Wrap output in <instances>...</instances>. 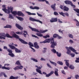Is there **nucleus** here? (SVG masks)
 I'll return each mask as SVG.
<instances>
[{"mask_svg":"<svg viewBox=\"0 0 79 79\" xmlns=\"http://www.w3.org/2000/svg\"><path fill=\"white\" fill-rule=\"evenodd\" d=\"M51 41L50 44H51L50 47L52 48L53 49H51V50L52 52H53L54 53H56V51L55 48V46L56 45V43L53 40H45L44 41L41 42H40V44H44L45 43H50Z\"/></svg>","mask_w":79,"mask_h":79,"instance_id":"1","label":"nucleus"},{"mask_svg":"<svg viewBox=\"0 0 79 79\" xmlns=\"http://www.w3.org/2000/svg\"><path fill=\"white\" fill-rule=\"evenodd\" d=\"M2 10L6 13L7 14H10V13H11L14 16L17 15V11H13V8L8 7V9H6V7H5L4 8H2Z\"/></svg>","mask_w":79,"mask_h":79,"instance_id":"2","label":"nucleus"},{"mask_svg":"<svg viewBox=\"0 0 79 79\" xmlns=\"http://www.w3.org/2000/svg\"><path fill=\"white\" fill-rule=\"evenodd\" d=\"M65 48L67 51L66 52L67 54L69 55H71L72 57H74V56H75V54H71V51L73 52H76V50H75V49L72 47H65Z\"/></svg>","mask_w":79,"mask_h":79,"instance_id":"3","label":"nucleus"},{"mask_svg":"<svg viewBox=\"0 0 79 79\" xmlns=\"http://www.w3.org/2000/svg\"><path fill=\"white\" fill-rule=\"evenodd\" d=\"M29 28H30V29H31V30H32V31L37 32H39V33H42V34H43V33H45V32H46L48 31V30H45L44 31L42 30H40V31H39L38 29H36L35 28H32L30 26H29Z\"/></svg>","mask_w":79,"mask_h":79,"instance_id":"4","label":"nucleus"},{"mask_svg":"<svg viewBox=\"0 0 79 79\" xmlns=\"http://www.w3.org/2000/svg\"><path fill=\"white\" fill-rule=\"evenodd\" d=\"M64 3L66 5H70L71 6H72L73 8H76V6L73 5V2H72L70 1L66 0L64 2Z\"/></svg>","mask_w":79,"mask_h":79,"instance_id":"5","label":"nucleus"},{"mask_svg":"<svg viewBox=\"0 0 79 79\" xmlns=\"http://www.w3.org/2000/svg\"><path fill=\"white\" fill-rule=\"evenodd\" d=\"M35 67H36V68H37V69H36V72L37 73H38L39 74H42V71L40 70L42 69V66L39 67L37 65H35Z\"/></svg>","mask_w":79,"mask_h":79,"instance_id":"6","label":"nucleus"},{"mask_svg":"<svg viewBox=\"0 0 79 79\" xmlns=\"http://www.w3.org/2000/svg\"><path fill=\"white\" fill-rule=\"evenodd\" d=\"M23 66L22 65H20V66H17L13 68L15 71H16V70H18V69H22L23 68Z\"/></svg>","mask_w":79,"mask_h":79,"instance_id":"7","label":"nucleus"},{"mask_svg":"<svg viewBox=\"0 0 79 79\" xmlns=\"http://www.w3.org/2000/svg\"><path fill=\"white\" fill-rule=\"evenodd\" d=\"M58 21V18H52L51 20H50V23H55V22H57Z\"/></svg>","mask_w":79,"mask_h":79,"instance_id":"8","label":"nucleus"},{"mask_svg":"<svg viewBox=\"0 0 79 79\" xmlns=\"http://www.w3.org/2000/svg\"><path fill=\"white\" fill-rule=\"evenodd\" d=\"M12 37L13 38V37H15L17 39H19V40H23V39L19 38V35H17L15 33L12 35Z\"/></svg>","mask_w":79,"mask_h":79,"instance_id":"9","label":"nucleus"},{"mask_svg":"<svg viewBox=\"0 0 79 79\" xmlns=\"http://www.w3.org/2000/svg\"><path fill=\"white\" fill-rule=\"evenodd\" d=\"M59 13L60 15H62V16L64 17H65V15H65L66 16H69V14H68V13H64L62 12H59Z\"/></svg>","mask_w":79,"mask_h":79,"instance_id":"10","label":"nucleus"},{"mask_svg":"<svg viewBox=\"0 0 79 79\" xmlns=\"http://www.w3.org/2000/svg\"><path fill=\"white\" fill-rule=\"evenodd\" d=\"M53 38H55V39H56V37H58V39H62V38H63L62 37L60 36V35L56 34H54L53 35Z\"/></svg>","mask_w":79,"mask_h":79,"instance_id":"11","label":"nucleus"},{"mask_svg":"<svg viewBox=\"0 0 79 79\" xmlns=\"http://www.w3.org/2000/svg\"><path fill=\"white\" fill-rule=\"evenodd\" d=\"M17 15H18V16H25L24 14L21 11H18L17 12Z\"/></svg>","mask_w":79,"mask_h":79,"instance_id":"12","label":"nucleus"},{"mask_svg":"<svg viewBox=\"0 0 79 79\" xmlns=\"http://www.w3.org/2000/svg\"><path fill=\"white\" fill-rule=\"evenodd\" d=\"M16 27L20 30H23V28L20 25L17 23H16Z\"/></svg>","mask_w":79,"mask_h":79,"instance_id":"13","label":"nucleus"},{"mask_svg":"<svg viewBox=\"0 0 79 79\" xmlns=\"http://www.w3.org/2000/svg\"><path fill=\"white\" fill-rule=\"evenodd\" d=\"M56 4H54L53 5H52L51 6V7L53 9V10L54 11H55L56 10Z\"/></svg>","mask_w":79,"mask_h":79,"instance_id":"14","label":"nucleus"},{"mask_svg":"<svg viewBox=\"0 0 79 79\" xmlns=\"http://www.w3.org/2000/svg\"><path fill=\"white\" fill-rule=\"evenodd\" d=\"M63 10L65 11H68L69 10V8L66 6H64L63 7Z\"/></svg>","mask_w":79,"mask_h":79,"instance_id":"15","label":"nucleus"},{"mask_svg":"<svg viewBox=\"0 0 79 79\" xmlns=\"http://www.w3.org/2000/svg\"><path fill=\"white\" fill-rule=\"evenodd\" d=\"M58 70L57 69H55V70L54 74H55L56 76H58Z\"/></svg>","mask_w":79,"mask_h":79,"instance_id":"16","label":"nucleus"},{"mask_svg":"<svg viewBox=\"0 0 79 79\" xmlns=\"http://www.w3.org/2000/svg\"><path fill=\"white\" fill-rule=\"evenodd\" d=\"M28 15H36V14L35 13H31L27 11L26 12Z\"/></svg>","mask_w":79,"mask_h":79,"instance_id":"17","label":"nucleus"},{"mask_svg":"<svg viewBox=\"0 0 79 79\" xmlns=\"http://www.w3.org/2000/svg\"><path fill=\"white\" fill-rule=\"evenodd\" d=\"M15 50L16 53H21V52H22V50H19L17 48H15Z\"/></svg>","mask_w":79,"mask_h":79,"instance_id":"18","label":"nucleus"},{"mask_svg":"<svg viewBox=\"0 0 79 79\" xmlns=\"http://www.w3.org/2000/svg\"><path fill=\"white\" fill-rule=\"evenodd\" d=\"M64 61L65 62V64L67 66L69 67V60H64Z\"/></svg>","mask_w":79,"mask_h":79,"instance_id":"19","label":"nucleus"},{"mask_svg":"<svg viewBox=\"0 0 79 79\" xmlns=\"http://www.w3.org/2000/svg\"><path fill=\"white\" fill-rule=\"evenodd\" d=\"M29 20L31 21L34 22V21H36L37 19H35L33 18L32 17H30L29 18Z\"/></svg>","mask_w":79,"mask_h":79,"instance_id":"20","label":"nucleus"},{"mask_svg":"<svg viewBox=\"0 0 79 79\" xmlns=\"http://www.w3.org/2000/svg\"><path fill=\"white\" fill-rule=\"evenodd\" d=\"M30 59L31 60L34 61V62H35L36 63H37V62H38V60H37V59H36L35 58H31Z\"/></svg>","mask_w":79,"mask_h":79,"instance_id":"21","label":"nucleus"},{"mask_svg":"<svg viewBox=\"0 0 79 79\" xmlns=\"http://www.w3.org/2000/svg\"><path fill=\"white\" fill-rule=\"evenodd\" d=\"M5 36L7 37V38H10V39L13 38V36H11L8 34L6 33L5 35Z\"/></svg>","mask_w":79,"mask_h":79,"instance_id":"22","label":"nucleus"},{"mask_svg":"<svg viewBox=\"0 0 79 79\" xmlns=\"http://www.w3.org/2000/svg\"><path fill=\"white\" fill-rule=\"evenodd\" d=\"M16 18H17V19H18L21 21H23L24 20V19L22 17H19V16H16Z\"/></svg>","mask_w":79,"mask_h":79,"instance_id":"23","label":"nucleus"},{"mask_svg":"<svg viewBox=\"0 0 79 79\" xmlns=\"http://www.w3.org/2000/svg\"><path fill=\"white\" fill-rule=\"evenodd\" d=\"M20 41H21V43L24 44H28V43L27 42H26L24 40H19Z\"/></svg>","mask_w":79,"mask_h":79,"instance_id":"24","label":"nucleus"},{"mask_svg":"<svg viewBox=\"0 0 79 79\" xmlns=\"http://www.w3.org/2000/svg\"><path fill=\"white\" fill-rule=\"evenodd\" d=\"M49 61L51 64H53V65H54V66H56V65H57V63H56L55 62H53V61H51L50 60Z\"/></svg>","mask_w":79,"mask_h":79,"instance_id":"25","label":"nucleus"},{"mask_svg":"<svg viewBox=\"0 0 79 79\" xmlns=\"http://www.w3.org/2000/svg\"><path fill=\"white\" fill-rule=\"evenodd\" d=\"M11 26L9 25H6V26L4 27V28H10V29H11Z\"/></svg>","mask_w":79,"mask_h":79,"instance_id":"26","label":"nucleus"},{"mask_svg":"<svg viewBox=\"0 0 79 79\" xmlns=\"http://www.w3.org/2000/svg\"><path fill=\"white\" fill-rule=\"evenodd\" d=\"M38 2H45L47 3V4H48V5H50L48 2V1H46V0H38Z\"/></svg>","mask_w":79,"mask_h":79,"instance_id":"27","label":"nucleus"},{"mask_svg":"<svg viewBox=\"0 0 79 79\" xmlns=\"http://www.w3.org/2000/svg\"><path fill=\"white\" fill-rule=\"evenodd\" d=\"M9 47L10 48H11V49H12L13 50H14L15 49V48H15V47L14 46H13L11 45H9Z\"/></svg>","mask_w":79,"mask_h":79,"instance_id":"28","label":"nucleus"},{"mask_svg":"<svg viewBox=\"0 0 79 79\" xmlns=\"http://www.w3.org/2000/svg\"><path fill=\"white\" fill-rule=\"evenodd\" d=\"M56 54L57 55V56H58L59 57H60L61 56V53H59L58 52H57Z\"/></svg>","mask_w":79,"mask_h":79,"instance_id":"29","label":"nucleus"},{"mask_svg":"<svg viewBox=\"0 0 79 79\" xmlns=\"http://www.w3.org/2000/svg\"><path fill=\"white\" fill-rule=\"evenodd\" d=\"M14 17L12 15L9 14V16L8 17L9 18H10V19H13Z\"/></svg>","mask_w":79,"mask_h":79,"instance_id":"30","label":"nucleus"},{"mask_svg":"<svg viewBox=\"0 0 79 79\" xmlns=\"http://www.w3.org/2000/svg\"><path fill=\"white\" fill-rule=\"evenodd\" d=\"M16 64H17V65H20V66L21 65V63L19 62V60H17L16 63H15Z\"/></svg>","mask_w":79,"mask_h":79,"instance_id":"31","label":"nucleus"},{"mask_svg":"<svg viewBox=\"0 0 79 79\" xmlns=\"http://www.w3.org/2000/svg\"><path fill=\"white\" fill-rule=\"evenodd\" d=\"M9 55L11 56V57H14L15 56V54H13V53H9Z\"/></svg>","mask_w":79,"mask_h":79,"instance_id":"32","label":"nucleus"},{"mask_svg":"<svg viewBox=\"0 0 79 79\" xmlns=\"http://www.w3.org/2000/svg\"><path fill=\"white\" fill-rule=\"evenodd\" d=\"M36 35L39 37H43V35L40 33H36Z\"/></svg>","mask_w":79,"mask_h":79,"instance_id":"33","label":"nucleus"},{"mask_svg":"<svg viewBox=\"0 0 79 79\" xmlns=\"http://www.w3.org/2000/svg\"><path fill=\"white\" fill-rule=\"evenodd\" d=\"M43 38H44V39H47V38H49L50 37V35H47L46 36H43Z\"/></svg>","mask_w":79,"mask_h":79,"instance_id":"34","label":"nucleus"},{"mask_svg":"<svg viewBox=\"0 0 79 79\" xmlns=\"http://www.w3.org/2000/svg\"><path fill=\"white\" fill-rule=\"evenodd\" d=\"M28 45H29V46H30V47H34V45H33V44L31 42H29L28 43Z\"/></svg>","mask_w":79,"mask_h":79,"instance_id":"35","label":"nucleus"},{"mask_svg":"<svg viewBox=\"0 0 79 79\" xmlns=\"http://www.w3.org/2000/svg\"><path fill=\"white\" fill-rule=\"evenodd\" d=\"M69 68L71 69H74V66L73 65H70Z\"/></svg>","mask_w":79,"mask_h":79,"instance_id":"36","label":"nucleus"},{"mask_svg":"<svg viewBox=\"0 0 79 79\" xmlns=\"http://www.w3.org/2000/svg\"><path fill=\"white\" fill-rule=\"evenodd\" d=\"M0 35L1 36H2V37H5V34L3 33H0Z\"/></svg>","mask_w":79,"mask_h":79,"instance_id":"37","label":"nucleus"},{"mask_svg":"<svg viewBox=\"0 0 79 79\" xmlns=\"http://www.w3.org/2000/svg\"><path fill=\"white\" fill-rule=\"evenodd\" d=\"M47 65L48 67L49 68H52V67L48 63H47Z\"/></svg>","mask_w":79,"mask_h":79,"instance_id":"38","label":"nucleus"},{"mask_svg":"<svg viewBox=\"0 0 79 79\" xmlns=\"http://www.w3.org/2000/svg\"><path fill=\"white\" fill-rule=\"evenodd\" d=\"M32 47V46H29V48H31V49L33 50V52H35V50Z\"/></svg>","mask_w":79,"mask_h":79,"instance_id":"39","label":"nucleus"},{"mask_svg":"<svg viewBox=\"0 0 79 79\" xmlns=\"http://www.w3.org/2000/svg\"><path fill=\"white\" fill-rule=\"evenodd\" d=\"M76 60H75L76 63H79V57L76 58Z\"/></svg>","mask_w":79,"mask_h":79,"instance_id":"40","label":"nucleus"},{"mask_svg":"<svg viewBox=\"0 0 79 79\" xmlns=\"http://www.w3.org/2000/svg\"><path fill=\"white\" fill-rule=\"evenodd\" d=\"M69 36L70 38H71L72 39L73 38V35L71 34H69L68 35Z\"/></svg>","mask_w":79,"mask_h":79,"instance_id":"41","label":"nucleus"},{"mask_svg":"<svg viewBox=\"0 0 79 79\" xmlns=\"http://www.w3.org/2000/svg\"><path fill=\"white\" fill-rule=\"evenodd\" d=\"M17 34H19V35H21L23 34V32H21L19 31H18L16 32Z\"/></svg>","mask_w":79,"mask_h":79,"instance_id":"42","label":"nucleus"},{"mask_svg":"<svg viewBox=\"0 0 79 79\" xmlns=\"http://www.w3.org/2000/svg\"><path fill=\"white\" fill-rule=\"evenodd\" d=\"M7 51L9 53H13V52L11 50H10V49H7Z\"/></svg>","mask_w":79,"mask_h":79,"instance_id":"43","label":"nucleus"},{"mask_svg":"<svg viewBox=\"0 0 79 79\" xmlns=\"http://www.w3.org/2000/svg\"><path fill=\"white\" fill-rule=\"evenodd\" d=\"M57 63H58V64H60V65H62V64H63V63L61 61H58Z\"/></svg>","mask_w":79,"mask_h":79,"instance_id":"44","label":"nucleus"},{"mask_svg":"<svg viewBox=\"0 0 79 79\" xmlns=\"http://www.w3.org/2000/svg\"><path fill=\"white\" fill-rule=\"evenodd\" d=\"M34 10H39V7L36 6H34Z\"/></svg>","mask_w":79,"mask_h":79,"instance_id":"45","label":"nucleus"},{"mask_svg":"<svg viewBox=\"0 0 79 79\" xmlns=\"http://www.w3.org/2000/svg\"><path fill=\"white\" fill-rule=\"evenodd\" d=\"M34 47L35 48H37V49H38L39 48V46L38 45V44L37 45H36V46H34Z\"/></svg>","mask_w":79,"mask_h":79,"instance_id":"46","label":"nucleus"},{"mask_svg":"<svg viewBox=\"0 0 79 79\" xmlns=\"http://www.w3.org/2000/svg\"><path fill=\"white\" fill-rule=\"evenodd\" d=\"M75 78L76 79H78V78H79V75L77 74V75H75Z\"/></svg>","mask_w":79,"mask_h":79,"instance_id":"47","label":"nucleus"},{"mask_svg":"<svg viewBox=\"0 0 79 79\" xmlns=\"http://www.w3.org/2000/svg\"><path fill=\"white\" fill-rule=\"evenodd\" d=\"M63 30L61 31V29L59 30H58V31L59 32H60V33H62V34H63Z\"/></svg>","mask_w":79,"mask_h":79,"instance_id":"48","label":"nucleus"},{"mask_svg":"<svg viewBox=\"0 0 79 79\" xmlns=\"http://www.w3.org/2000/svg\"><path fill=\"white\" fill-rule=\"evenodd\" d=\"M53 73H54V71H51V72L49 73V74H50V75L52 76V74H53Z\"/></svg>","mask_w":79,"mask_h":79,"instance_id":"49","label":"nucleus"},{"mask_svg":"<svg viewBox=\"0 0 79 79\" xmlns=\"http://www.w3.org/2000/svg\"><path fill=\"white\" fill-rule=\"evenodd\" d=\"M3 49H4V50H6L7 51V50H8V48L6 46H4Z\"/></svg>","mask_w":79,"mask_h":79,"instance_id":"50","label":"nucleus"},{"mask_svg":"<svg viewBox=\"0 0 79 79\" xmlns=\"http://www.w3.org/2000/svg\"><path fill=\"white\" fill-rule=\"evenodd\" d=\"M75 20L77 22V23L76 24V25H77V26H79V22L77 20H76V19H75Z\"/></svg>","mask_w":79,"mask_h":79,"instance_id":"51","label":"nucleus"},{"mask_svg":"<svg viewBox=\"0 0 79 79\" xmlns=\"http://www.w3.org/2000/svg\"><path fill=\"white\" fill-rule=\"evenodd\" d=\"M36 22H39L40 23H41V24H42V22L41 21L39 20H36Z\"/></svg>","mask_w":79,"mask_h":79,"instance_id":"52","label":"nucleus"},{"mask_svg":"<svg viewBox=\"0 0 79 79\" xmlns=\"http://www.w3.org/2000/svg\"><path fill=\"white\" fill-rule=\"evenodd\" d=\"M37 14L38 15V16H40V17H42V15L41 14H39L38 12L37 13Z\"/></svg>","mask_w":79,"mask_h":79,"instance_id":"53","label":"nucleus"},{"mask_svg":"<svg viewBox=\"0 0 79 79\" xmlns=\"http://www.w3.org/2000/svg\"><path fill=\"white\" fill-rule=\"evenodd\" d=\"M54 15H58V13L56 11L54 12Z\"/></svg>","mask_w":79,"mask_h":79,"instance_id":"54","label":"nucleus"},{"mask_svg":"<svg viewBox=\"0 0 79 79\" xmlns=\"http://www.w3.org/2000/svg\"><path fill=\"white\" fill-rule=\"evenodd\" d=\"M61 72L62 73L64 74H66V73H65V72H64V71L62 70L61 71Z\"/></svg>","mask_w":79,"mask_h":79,"instance_id":"55","label":"nucleus"},{"mask_svg":"<svg viewBox=\"0 0 79 79\" xmlns=\"http://www.w3.org/2000/svg\"><path fill=\"white\" fill-rule=\"evenodd\" d=\"M46 40H54V38H53V37H51L50 39H46Z\"/></svg>","mask_w":79,"mask_h":79,"instance_id":"56","label":"nucleus"},{"mask_svg":"<svg viewBox=\"0 0 79 79\" xmlns=\"http://www.w3.org/2000/svg\"><path fill=\"white\" fill-rule=\"evenodd\" d=\"M40 60L41 61H45V59L42 57L40 58Z\"/></svg>","mask_w":79,"mask_h":79,"instance_id":"57","label":"nucleus"},{"mask_svg":"<svg viewBox=\"0 0 79 79\" xmlns=\"http://www.w3.org/2000/svg\"><path fill=\"white\" fill-rule=\"evenodd\" d=\"M50 73H48V74H46V77H49V76H50Z\"/></svg>","mask_w":79,"mask_h":79,"instance_id":"58","label":"nucleus"},{"mask_svg":"<svg viewBox=\"0 0 79 79\" xmlns=\"http://www.w3.org/2000/svg\"><path fill=\"white\" fill-rule=\"evenodd\" d=\"M34 46H35L36 45H38V44L37 43V42H35L34 44Z\"/></svg>","mask_w":79,"mask_h":79,"instance_id":"59","label":"nucleus"},{"mask_svg":"<svg viewBox=\"0 0 79 79\" xmlns=\"http://www.w3.org/2000/svg\"><path fill=\"white\" fill-rule=\"evenodd\" d=\"M69 43H70V44H73V41L71 40H69Z\"/></svg>","mask_w":79,"mask_h":79,"instance_id":"60","label":"nucleus"},{"mask_svg":"<svg viewBox=\"0 0 79 79\" xmlns=\"http://www.w3.org/2000/svg\"><path fill=\"white\" fill-rule=\"evenodd\" d=\"M10 66V64H4V66Z\"/></svg>","mask_w":79,"mask_h":79,"instance_id":"61","label":"nucleus"},{"mask_svg":"<svg viewBox=\"0 0 79 79\" xmlns=\"http://www.w3.org/2000/svg\"><path fill=\"white\" fill-rule=\"evenodd\" d=\"M63 6L62 5H60V9H61V10H63Z\"/></svg>","mask_w":79,"mask_h":79,"instance_id":"62","label":"nucleus"},{"mask_svg":"<svg viewBox=\"0 0 79 79\" xmlns=\"http://www.w3.org/2000/svg\"><path fill=\"white\" fill-rule=\"evenodd\" d=\"M30 8L32 10H34V7H33L32 6H30Z\"/></svg>","mask_w":79,"mask_h":79,"instance_id":"63","label":"nucleus"},{"mask_svg":"<svg viewBox=\"0 0 79 79\" xmlns=\"http://www.w3.org/2000/svg\"><path fill=\"white\" fill-rule=\"evenodd\" d=\"M10 79H14V77L13 76H11L10 77Z\"/></svg>","mask_w":79,"mask_h":79,"instance_id":"64","label":"nucleus"}]
</instances>
